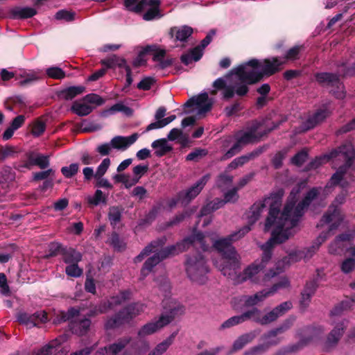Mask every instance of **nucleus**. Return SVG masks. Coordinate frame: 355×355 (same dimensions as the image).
<instances>
[{
    "instance_id": "f257e3e1",
    "label": "nucleus",
    "mask_w": 355,
    "mask_h": 355,
    "mask_svg": "<svg viewBox=\"0 0 355 355\" xmlns=\"http://www.w3.org/2000/svg\"><path fill=\"white\" fill-rule=\"evenodd\" d=\"M304 187V184L301 183L292 189L282 211L279 210L282 199L284 193L282 189H278L272 192L270 196L265 198L263 200L254 202L246 214V218L249 224L247 226L251 228V225L259 218L263 208L267 205H269L270 209L265 223V231H268L272 227L273 230L276 229V223L280 220L284 223L282 230L287 226L286 223H287V222L288 223L294 219H296L295 226H298L300 218L304 214V209L318 196L320 190H321V188H312L307 192L302 201L296 205L298 195Z\"/></svg>"
},
{
    "instance_id": "f03ea898",
    "label": "nucleus",
    "mask_w": 355,
    "mask_h": 355,
    "mask_svg": "<svg viewBox=\"0 0 355 355\" xmlns=\"http://www.w3.org/2000/svg\"><path fill=\"white\" fill-rule=\"evenodd\" d=\"M205 236L204 234L198 232L184 239L182 241L178 242L175 245L164 248L163 246L166 243V238L162 237L158 239L148 245L135 258L134 261L135 263L141 262L150 253H153V255L146 261L141 268V275L142 277L144 278L162 260L169 256L178 254L186 250L191 245H193L196 248H200L202 251L207 250L209 245L205 242Z\"/></svg>"
},
{
    "instance_id": "7ed1b4c3",
    "label": "nucleus",
    "mask_w": 355,
    "mask_h": 355,
    "mask_svg": "<svg viewBox=\"0 0 355 355\" xmlns=\"http://www.w3.org/2000/svg\"><path fill=\"white\" fill-rule=\"evenodd\" d=\"M334 158L343 159L345 164L340 166L336 172L331 176L324 190L329 192V189L337 184L345 188L348 179H352L355 175V151L352 144L349 142L340 146L338 149L332 150L330 153L316 157L309 164V169L317 168L319 166Z\"/></svg>"
},
{
    "instance_id": "20e7f679",
    "label": "nucleus",
    "mask_w": 355,
    "mask_h": 355,
    "mask_svg": "<svg viewBox=\"0 0 355 355\" xmlns=\"http://www.w3.org/2000/svg\"><path fill=\"white\" fill-rule=\"evenodd\" d=\"M250 231L249 226H244L227 237L212 241L213 247L222 255L223 262L219 264L216 261L214 264L224 276L232 278L239 268L240 257L232 243L243 237Z\"/></svg>"
},
{
    "instance_id": "39448f33",
    "label": "nucleus",
    "mask_w": 355,
    "mask_h": 355,
    "mask_svg": "<svg viewBox=\"0 0 355 355\" xmlns=\"http://www.w3.org/2000/svg\"><path fill=\"white\" fill-rule=\"evenodd\" d=\"M165 313H162L157 320L151 321L142 326L138 331L137 335L140 338L152 335L169 324L174 317L184 312V307L178 302L165 295L162 301Z\"/></svg>"
},
{
    "instance_id": "423d86ee",
    "label": "nucleus",
    "mask_w": 355,
    "mask_h": 355,
    "mask_svg": "<svg viewBox=\"0 0 355 355\" xmlns=\"http://www.w3.org/2000/svg\"><path fill=\"white\" fill-rule=\"evenodd\" d=\"M67 321L72 334L82 336L89 332V311L85 306H71L67 311H60L55 318L58 323Z\"/></svg>"
},
{
    "instance_id": "0eeeda50",
    "label": "nucleus",
    "mask_w": 355,
    "mask_h": 355,
    "mask_svg": "<svg viewBox=\"0 0 355 355\" xmlns=\"http://www.w3.org/2000/svg\"><path fill=\"white\" fill-rule=\"evenodd\" d=\"M261 126V123L257 121H252L245 130H241L236 132L234 135L236 142L234 145L225 153V155L220 159V161L227 160L236 153L240 152L242 147L250 143H252L262 136L266 135L268 132L276 128L277 125H274L272 128L268 129L267 131L261 133L259 130Z\"/></svg>"
},
{
    "instance_id": "6e6552de",
    "label": "nucleus",
    "mask_w": 355,
    "mask_h": 355,
    "mask_svg": "<svg viewBox=\"0 0 355 355\" xmlns=\"http://www.w3.org/2000/svg\"><path fill=\"white\" fill-rule=\"evenodd\" d=\"M295 220L294 219L288 222V223H286V225L289 226H286V228L284 230H282V225H284L282 221L280 220L277 222V228L272 230L270 239L264 244L260 245L261 249L263 250V255L261 260L258 261V264H264L265 268L272 257L271 250L273 245L285 242L296 233L297 226H295Z\"/></svg>"
},
{
    "instance_id": "1a4fd4ad",
    "label": "nucleus",
    "mask_w": 355,
    "mask_h": 355,
    "mask_svg": "<svg viewBox=\"0 0 355 355\" xmlns=\"http://www.w3.org/2000/svg\"><path fill=\"white\" fill-rule=\"evenodd\" d=\"M352 302L348 300L343 301L338 306L331 311L330 316L331 320V324L334 325V329L329 334L327 340L324 343V348L328 350L330 348L336 346L343 336L344 331L346 328L347 321L340 318V314L345 309H350L352 307V303L355 302V298H352Z\"/></svg>"
},
{
    "instance_id": "9d476101",
    "label": "nucleus",
    "mask_w": 355,
    "mask_h": 355,
    "mask_svg": "<svg viewBox=\"0 0 355 355\" xmlns=\"http://www.w3.org/2000/svg\"><path fill=\"white\" fill-rule=\"evenodd\" d=\"M289 286L290 282L288 278L283 277L278 283L275 284L268 289H263L252 295H243L238 298H234L232 302L233 306L236 309L254 306L263 302L268 296L275 293L277 291L288 288Z\"/></svg>"
},
{
    "instance_id": "9b49d317",
    "label": "nucleus",
    "mask_w": 355,
    "mask_h": 355,
    "mask_svg": "<svg viewBox=\"0 0 355 355\" xmlns=\"http://www.w3.org/2000/svg\"><path fill=\"white\" fill-rule=\"evenodd\" d=\"M257 59H252L231 70L232 77L238 85L254 84L261 80Z\"/></svg>"
},
{
    "instance_id": "f8f14e48",
    "label": "nucleus",
    "mask_w": 355,
    "mask_h": 355,
    "mask_svg": "<svg viewBox=\"0 0 355 355\" xmlns=\"http://www.w3.org/2000/svg\"><path fill=\"white\" fill-rule=\"evenodd\" d=\"M209 270L207 261L201 254L191 256L186 262V272L188 277L193 282L204 284L207 280Z\"/></svg>"
},
{
    "instance_id": "ddd939ff",
    "label": "nucleus",
    "mask_w": 355,
    "mask_h": 355,
    "mask_svg": "<svg viewBox=\"0 0 355 355\" xmlns=\"http://www.w3.org/2000/svg\"><path fill=\"white\" fill-rule=\"evenodd\" d=\"M146 306L142 303H132L120 311L114 316L109 318L105 327L107 330L119 327L123 324L130 322L133 318L144 311Z\"/></svg>"
},
{
    "instance_id": "4468645a",
    "label": "nucleus",
    "mask_w": 355,
    "mask_h": 355,
    "mask_svg": "<svg viewBox=\"0 0 355 355\" xmlns=\"http://www.w3.org/2000/svg\"><path fill=\"white\" fill-rule=\"evenodd\" d=\"M213 87L216 89H223V98L225 100L232 98L235 94L245 96L249 91L248 87L245 85H238L231 71L225 78H217L214 82Z\"/></svg>"
},
{
    "instance_id": "2eb2a0df",
    "label": "nucleus",
    "mask_w": 355,
    "mask_h": 355,
    "mask_svg": "<svg viewBox=\"0 0 355 355\" xmlns=\"http://www.w3.org/2000/svg\"><path fill=\"white\" fill-rule=\"evenodd\" d=\"M346 195L347 192L345 191L336 196L333 203L329 206L327 212L324 214L318 226L328 224L329 225V231L331 232L336 230L340 225L344 218L338 207L345 202Z\"/></svg>"
},
{
    "instance_id": "dca6fc26",
    "label": "nucleus",
    "mask_w": 355,
    "mask_h": 355,
    "mask_svg": "<svg viewBox=\"0 0 355 355\" xmlns=\"http://www.w3.org/2000/svg\"><path fill=\"white\" fill-rule=\"evenodd\" d=\"M158 0H125L124 6L127 10L140 12L144 10L147 11L143 15V19L146 21H150L159 17Z\"/></svg>"
},
{
    "instance_id": "f3484780",
    "label": "nucleus",
    "mask_w": 355,
    "mask_h": 355,
    "mask_svg": "<svg viewBox=\"0 0 355 355\" xmlns=\"http://www.w3.org/2000/svg\"><path fill=\"white\" fill-rule=\"evenodd\" d=\"M292 324L291 320L285 321L279 327L269 331L262 336L264 344L257 345L252 348L250 351L245 352L246 355H256L268 349L271 345H275L280 341L279 338L277 337L279 334H282L288 330Z\"/></svg>"
},
{
    "instance_id": "a211bd4d",
    "label": "nucleus",
    "mask_w": 355,
    "mask_h": 355,
    "mask_svg": "<svg viewBox=\"0 0 355 355\" xmlns=\"http://www.w3.org/2000/svg\"><path fill=\"white\" fill-rule=\"evenodd\" d=\"M316 81L324 87H331V92L339 99L345 97L344 85L336 73L320 72L315 75Z\"/></svg>"
},
{
    "instance_id": "6ab92c4d",
    "label": "nucleus",
    "mask_w": 355,
    "mask_h": 355,
    "mask_svg": "<svg viewBox=\"0 0 355 355\" xmlns=\"http://www.w3.org/2000/svg\"><path fill=\"white\" fill-rule=\"evenodd\" d=\"M25 156V160L20 161L14 166V168L20 172H24V169L30 170L33 166H37L41 169H45L50 164L48 155L40 154L35 151H28Z\"/></svg>"
},
{
    "instance_id": "aec40b11",
    "label": "nucleus",
    "mask_w": 355,
    "mask_h": 355,
    "mask_svg": "<svg viewBox=\"0 0 355 355\" xmlns=\"http://www.w3.org/2000/svg\"><path fill=\"white\" fill-rule=\"evenodd\" d=\"M213 101L207 92L190 98L184 105V107L191 108L186 113L196 112L198 115H202L211 110Z\"/></svg>"
},
{
    "instance_id": "412c9836",
    "label": "nucleus",
    "mask_w": 355,
    "mask_h": 355,
    "mask_svg": "<svg viewBox=\"0 0 355 355\" xmlns=\"http://www.w3.org/2000/svg\"><path fill=\"white\" fill-rule=\"evenodd\" d=\"M209 178L210 175L205 174L188 189L179 192L178 196L181 203L186 205L198 196Z\"/></svg>"
},
{
    "instance_id": "4be33fe9",
    "label": "nucleus",
    "mask_w": 355,
    "mask_h": 355,
    "mask_svg": "<svg viewBox=\"0 0 355 355\" xmlns=\"http://www.w3.org/2000/svg\"><path fill=\"white\" fill-rule=\"evenodd\" d=\"M303 255H304V251L302 250H295L290 252L288 257H284L282 261L278 262L277 268L275 270H270L264 275L263 281L264 282H267L271 278L277 276L278 274L282 272L283 268L286 265L289 264L291 262H297L302 259L306 260L305 257Z\"/></svg>"
},
{
    "instance_id": "5701e85b",
    "label": "nucleus",
    "mask_w": 355,
    "mask_h": 355,
    "mask_svg": "<svg viewBox=\"0 0 355 355\" xmlns=\"http://www.w3.org/2000/svg\"><path fill=\"white\" fill-rule=\"evenodd\" d=\"M261 80L265 76H270L281 69L284 61L279 58L258 60Z\"/></svg>"
},
{
    "instance_id": "b1692460",
    "label": "nucleus",
    "mask_w": 355,
    "mask_h": 355,
    "mask_svg": "<svg viewBox=\"0 0 355 355\" xmlns=\"http://www.w3.org/2000/svg\"><path fill=\"white\" fill-rule=\"evenodd\" d=\"M132 295V293L130 290H124L119 293V295L113 296L110 300L108 301L107 304L104 303L101 304L98 309L92 311L90 309V316L93 314H97L99 313H103L107 311L108 309H113L114 306L121 304L125 301L128 300Z\"/></svg>"
},
{
    "instance_id": "393cba45",
    "label": "nucleus",
    "mask_w": 355,
    "mask_h": 355,
    "mask_svg": "<svg viewBox=\"0 0 355 355\" xmlns=\"http://www.w3.org/2000/svg\"><path fill=\"white\" fill-rule=\"evenodd\" d=\"M17 320L21 323L30 327H36L48 320L47 313L44 311H36L33 314L21 312L17 314Z\"/></svg>"
},
{
    "instance_id": "a878e982",
    "label": "nucleus",
    "mask_w": 355,
    "mask_h": 355,
    "mask_svg": "<svg viewBox=\"0 0 355 355\" xmlns=\"http://www.w3.org/2000/svg\"><path fill=\"white\" fill-rule=\"evenodd\" d=\"M331 113L327 107L318 109L314 113L309 115L302 123V129L304 131L311 130L323 122Z\"/></svg>"
},
{
    "instance_id": "bb28decb",
    "label": "nucleus",
    "mask_w": 355,
    "mask_h": 355,
    "mask_svg": "<svg viewBox=\"0 0 355 355\" xmlns=\"http://www.w3.org/2000/svg\"><path fill=\"white\" fill-rule=\"evenodd\" d=\"M264 268V264H258V261H255L248 267H247L243 273L237 277L236 282L241 283L247 280L256 284H261L259 279L261 271Z\"/></svg>"
},
{
    "instance_id": "cd10ccee",
    "label": "nucleus",
    "mask_w": 355,
    "mask_h": 355,
    "mask_svg": "<svg viewBox=\"0 0 355 355\" xmlns=\"http://www.w3.org/2000/svg\"><path fill=\"white\" fill-rule=\"evenodd\" d=\"M131 340L130 337L121 338L113 344L100 348L96 354L97 355H116L130 343Z\"/></svg>"
},
{
    "instance_id": "c85d7f7f",
    "label": "nucleus",
    "mask_w": 355,
    "mask_h": 355,
    "mask_svg": "<svg viewBox=\"0 0 355 355\" xmlns=\"http://www.w3.org/2000/svg\"><path fill=\"white\" fill-rule=\"evenodd\" d=\"M139 135L137 133H134L128 137L116 136L111 139L110 144L112 148L124 151L135 143Z\"/></svg>"
},
{
    "instance_id": "c756f323",
    "label": "nucleus",
    "mask_w": 355,
    "mask_h": 355,
    "mask_svg": "<svg viewBox=\"0 0 355 355\" xmlns=\"http://www.w3.org/2000/svg\"><path fill=\"white\" fill-rule=\"evenodd\" d=\"M261 153V150H255L248 154L238 157L232 160L227 166L226 171H230L243 166L249 161L253 159Z\"/></svg>"
},
{
    "instance_id": "7c9ffc66",
    "label": "nucleus",
    "mask_w": 355,
    "mask_h": 355,
    "mask_svg": "<svg viewBox=\"0 0 355 355\" xmlns=\"http://www.w3.org/2000/svg\"><path fill=\"white\" fill-rule=\"evenodd\" d=\"M117 112H122L127 116H132L133 110L125 105L123 102H119L112 105L110 108L102 111L100 113L101 117L106 118L110 115H114Z\"/></svg>"
},
{
    "instance_id": "2f4dec72",
    "label": "nucleus",
    "mask_w": 355,
    "mask_h": 355,
    "mask_svg": "<svg viewBox=\"0 0 355 355\" xmlns=\"http://www.w3.org/2000/svg\"><path fill=\"white\" fill-rule=\"evenodd\" d=\"M355 234L345 233L342 234L336 237V239L329 245V252L331 254H339L343 250V241H352Z\"/></svg>"
},
{
    "instance_id": "473e14b6",
    "label": "nucleus",
    "mask_w": 355,
    "mask_h": 355,
    "mask_svg": "<svg viewBox=\"0 0 355 355\" xmlns=\"http://www.w3.org/2000/svg\"><path fill=\"white\" fill-rule=\"evenodd\" d=\"M85 91V87L83 86H71L59 91L58 92V97L60 99L69 101L83 94Z\"/></svg>"
},
{
    "instance_id": "72a5a7b5",
    "label": "nucleus",
    "mask_w": 355,
    "mask_h": 355,
    "mask_svg": "<svg viewBox=\"0 0 355 355\" xmlns=\"http://www.w3.org/2000/svg\"><path fill=\"white\" fill-rule=\"evenodd\" d=\"M151 147L155 150V154L157 157H162L173 150L172 145L168 142L166 138L155 140L151 144Z\"/></svg>"
},
{
    "instance_id": "f704fd0d",
    "label": "nucleus",
    "mask_w": 355,
    "mask_h": 355,
    "mask_svg": "<svg viewBox=\"0 0 355 355\" xmlns=\"http://www.w3.org/2000/svg\"><path fill=\"white\" fill-rule=\"evenodd\" d=\"M71 110L73 113L78 116H87L89 114V94L79 101L73 103Z\"/></svg>"
},
{
    "instance_id": "c9c22d12",
    "label": "nucleus",
    "mask_w": 355,
    "mask_h": 355,
    "mask_svg": "<svg viewBox=\"0 0 355 355\" xmlns=\"http://www.w3.org/2000/svg\"><path fill=\"white\" fill-rule=\"evenodd\" d=\"M329 232H322L314 241L312 245L309 248L303 250L304 251V255L306 260L311 259L313 254L318 251L320 245L324 243L328 237Z\"/></svg>"
},
{
    "instance_id": "e433bc0d",
    "label": "nucleus",
    "mask_w": 355,
    "mask_h": 355,
    "mask_svg": "<svg viewBox=\"0 0 355 355\" xmlns=\"http://www.w3.org/2000/svg\"><path fill=\"white\" fill-rule=\"evenodd\" d=\"M62 259L67 265L78 263L82 259V254L75 249L65 246L62 253Z\"/></svg>"
},
{
    "instance_id": "4c0bfd02",
    "label": "nucleus",
    "mask_w": 355,
    "mask_h": 355,
    "mask_svg": "<svg viewBox=\"0 0 355 355\" xmlns=\"http://www.w3.org/2000/svg\"><path fill=\"white\" fill-rule=\"evenodd\" d=\"M101 64L106 69H115L116 67L124 69L126 67L127 62L124 58H120L116 55H113L106 59L101 60Z\"/></svg>"
},
{
    "instance_id": "58836bf2",
    "label": "nucleus",
    "mask_w": 355,
    "mask_h": 355,
    "mask_svg": "<svg viewBox=\"0 0 355 355\" xmlns=\"http://www.w3.org/2000/svg\"><path fill=\"white\" fill-rule=\"evenodd\" d=\"M10 14L12 19H24L35 16L37 10L30 7L15 8L11 10Z\"/></svg>"
},
{
    "instance_id": "ea45409f",
    "label": "nucleus",
    "mask_w": 355,
    "mask_h": 355,
    "mask_svg": "<svg viewBox=\"0 0 355 355\" xmlns=\"http://www.w3.org/2000/svg\"><path fill=\"white\" fill-rule=\"evenodd\" d=\"M170 33L175 35L177 40L185 42L193 33V28L189 26L173 27L171 28Z\"/></svg>"
},
{
    "instance_id": "a19ab883",
    "label": "nucleus",
    "mask_w": 355,
    "mask_h": 355,
    "mask_svg": "<svg viewBox=\"0 0 355 355\" xmlns=\"http://www.w3.org/2000/svg\"><path fill=\"white\" fill-rule=\"evenodd\" d=\"M177 332H173L166 339L157 344L148 355H162L173 343Z\"/></svg>"
},
{
    "instance_id": "79ce46f5",
    "label": "nucleus",
    "mask_w": 355,
    "mask_h": 355,
    "mask_svg": "<svg viewBox=\"0 0 355 355\" xmlns=\"http://www.w3.org/2000/svg\"><path fill=\"white\" fill-rule=\"evenodd\" d=\"M225 205V202L223 200L220 198H216V200L207 203L200 210V213L199 214V217H202L206 216L207 214H211V212L223 207Z\"/></svg>"
},
{
    "instance_id": "37998d69",
    "label": "nucleus",
    "mask_w": 355,
    "mask_h": 355,
    "mask_svg": "<svg viewBox=\"0 0 355 355\" xmlns=\"http://www.w3.org/2000/svg\"><path fill=\"white\" fill-rule=\"evenodd\" d=\"M202 56V53L200 49L193 48L189 53L184 54L181 56V61L185 65H189L193 61H198Z\"/></svg>"
},
{
    "instance_id": "c03bdc74",
    "label": "nucleus",
    "mask_w": 355,
    "mask_h": 355,
    "mask_svg": "<svg viewBox=\"0 0 355 355\" xmlns=\"http://www.w3.org/2000/svg\"><path fill=\"white\" fill-rule=\"evenodd\" d=\"M15 179V175L10 168L0 171V185L2 189H7Z\"/></svg>"
},
{
    "instance_id": "a18cd8bd",
    "label": "nucleus",
    "mask_w": 355,
    "mask_h": 355,
    "mask_svg": "<svg viewBox=\"0 0 355 355\" xmlns=\"http://www.w3.org/2000/svg\"><path fill=\"white\" fill-rule=\"evenodd\" d=\"M255 338L253 332L247 333L241 336L233 344V350L236 351L242 349L245 345L251 342Z\"/></svg>"
},
{
    "instance_id": "49530a36",
    "label": "nucleus",
    "mask_w": 355,
    "mask_h": 355,
    "mask_svg": "<svg viewBox=\"0 0 355 355\" xmlns=\"http://www.w3.org/2000/svg\"><path fill=\"white\" fill-rule=\"evenodd\" d=\"M316 272L317 275L315 279L307 282L303 290L304 292L308 293L312 295H313L316 291L318 287V282L322 280V279L323 270L317 269Z\"/></svg>"
},
{
    "instance_id": "de8ad7c7",
    "label": "nucleus",
    "mask_w": 355,
    "mask_h": 355,
    "mask_svg": "<svg viewBox=\"0 0 355 355\" xmlns=\"http://www.w3.org/2000/svg\"><path fill=\"white\" fill-rule=\"evenodd\" d=\"M110 166V159L107 157L103 159L101 163L98 166L96 171L90 167V178H101L103 177Z\"/></svg>"
},
{
    "instance_id": "09e8293b",
    "label": "nucleus",
    "mask_w": 355,
    "mask_h": 355,
    "mask_svg": "<svg viewBox=\"0 0 355 355\" xmlns=\"http://www.w3.org/2000/svg\"><path fill=\"white\" fill-rule=\"evenodd\" d=\"M241 315L244 322L248 320H252L261 324V312L259 309L253 307L252 309L245 311Z\"/></svg>"
},
{
    "instance_id": "8fccbe9b",
    "label": "nucleus",
    "mask_w": 355,
    "mask_h": 355,
    "mask_svg": "<svg viewBox=\"0 0 355 355\" xmlns=\"http://www.w3.org/2000/svg\"><path fill=\"white\" fill-rule=\"evenodd\" d=\"M303 48L302 45L294 46L286 51L284 58H281L280 59L284 61V63L288 60H296L300 58V53Z\"/></svg>"
},
{
    "instance_id": "3c124183",
    "label": "nucleus",
    "mask_w": 355,
    "mask_h": 355,
    "mask_svg": "<svg viewBox=\"0 0 355 355\" xmlns=\"http://www.w3.org/2000/svg\"><path fill=\"white\" fill-rule=\"evenodd\" d=\"M227 172L228 171H225L224 173L220 174L217 178L216 184L221 189L229 187L233 182V176L227 174Z\"/></svg>"
},
{
    "instance_id": "603ef678",
    "label": "nucleus",
    "mask_w": 355,
    "mask_h": 355,
    "mask_svg": "<svg viewBox=\"0 0 355 355\" xmlns=\"http://www.w3.org/2000/svg\"><path fill=\"white\" fill-rule=\"evenodd\" d=\"M108 217L111 225L114 227L121 220V211L117 207L110 208Z\"/></svg>"
},
{
    "instance_id": "864d4df0",
    "label": "nucleus",
    "mask_w": 355,
    "mask_h": 355,
    "mask_svg": "<svg viewBox=\"0 0 355 355\" xmlns=\"http://www.w3.org/2000/svg\"><path fill=\"white\" fill-rule=\"evenodd\" d=\"M65 246L56 242H52L49 245L48 253L46 255V258H51L56 257L58 254H61L64 250Z\"/></svg>"
},
{
    "instance_id": "5fc2aeb1",
    "label": "nucleus",
    "mask_w": 355,
    "mask_h": 355,
    "mask_svg": "<svg viewBox=\"0 0 355 355\" xmlns=\"http://www.w3.org/2000/svg\"><path fill=\"white\" fill-rule=\"evenodd\" d=\"M55 18L67 22L72 21L75 19V12L64 9L60 10L55 13Z\"/></svg>"
},
{
    "instance_id": "6e6d98bb",
    "label": "nucleus",
    "mask_w": 355,
    "mask_h": 355,
    "mask_svg": "<svg viewBox=\"0 0 355 355\" xmlns=\"http://www.w3.org/2000/svg\"><path fill=\"white\" fill-rule=\"evenodd\" d=\"M78 263L68 264L65 268V272L69 277H79L83 273V269L78 267Z\"/></svg>"
},
{
    "instance_id": "4d7b16f0",
    "label": "nucleus",
    "mask_w": 355,
    "mask_h": 355,
    "mask_svg": "<svg viewBox=\"0 0 355 355\" xmlns=\"http://www.w3.org/2000/svg\"><path fill=\"white\" fill-rule=\"evenodd\" d=\"M109 243L115 250L121 251L125 249V243L121 240L116 233H113L109 239Z\"/></svg>"
},
{
    "instance_id": "13d9d810",
    "label": "nucleus",
    "mask_w": 355,
    "mask_h": 355,
    "mask_svg": "<svg viewBox=\"0 0 355 355\" xmlns=\"http://www.w3.org/2000/svg\"><path fill=\"white\" fill-rule=\"evenodd\" d=\"M46 75L53 79H62L65 77V72L58 67H51L46 69Z\"/></svg>"
},
{
    "instance_id": "bf43d9fd",
    "label": "nucleus",
    "mask_w": 355,
    "mask_h": 355,
    "mask_svg": "<svg viewBox=\"0 0 355 355\" xmlns=\"http://www.w3.org/2000/svg\"><path fill=\"white\" fill-rule=\"evenodd\" d=\"M45 130H46L45 122H44L41 119H38L33 123L31 133L35 137H39L42 134H43V132L45 131Z\"/></svg>"
},
{
    "instance_id": "052dcab7",
    "label": "nucleus",
    "mask_w": 355,
    "mask_h": 355,
    "mask_svg": "<svg viewBox=\"0 0 355 355\" xmlns=\"http://www.w3.org/2000/svg\"><path fill=\"white\" fill-rule=\"evenodd\" d=\"M238 188L235 187L228 190L224 193L223 201L226 203H234L239 199Z\"/></svg>"
},
{
    "instance_id": "680f3d73",
    "label": "nucleus",
    "mask_w": 355,
    "mask_h": 355,
    "mask_svg": "<svg viewBox=\"0 0 355 355\" xmlns=\"http://www.w3.org/2000/svg\"><path fill=\"white\" fill-rule=\"evenodd\" d=\"M279 316L277 311L274 308L261 317V324L266 325L275 321Z\"/></svg>"
},
{
    "instance_id": "e2e57ef3",
    "label": "nucleus",
    "mask_w": 355,
    "mask_h": 355,
    "mask_svg": "<svg viewBox=\"0 0 355 355\" xmlns=\"http://www.w3.org/2000/svg\"><path fill=\"white\" fill-rule=\"evenodd\" d=\"M208 151L204 148H196L187 155V161H196L198 158L205 157L207 155Z\"/></svg>"
},
{
    "instance_id": "0e129e2a",
    "label": "nucleus",
    "mask_w": 355,
    "mask_h": 355,
    "mask_svg": "<svg viewBox=\"0 0 355 355\" xmlns=\"http://www.w3.org/2000/svg\"><path fill=\"white\" fill-rule=\"evenodd\" d=\"M243 322L244 321H243V317H242L241 314L239 315H235V316L231 317L230 318H229L228 320L225 321L221 324L220 328L221 329L230 328V327H233L234 325L243 323Z\"/></svg>"
},
{
    "instance_id": "69168bd1",
    "label": "nucleus",
    "mask_w": 355,
    "mask_h": 355,
    "mask_svg": "<svg viewBox=\"0 0 355 355\" xmlns=\"http://www.w3.org/2000/svg\"><path fill=\"white\" fill-rule=\"evenodd\" d=\"M78 171V165L77 164H71L69 166H63L61 168V173L67 178H71L77 173Z\"/></svg>"
},
{
    "instance_id": "338daca9",
    "label": "nucleus",
    "mask_w": 355,
    "mask_h": 355,
    "mask_svg": "<svg viewBox=\"0 0 355 355\" xmlns=\"http://www.w3.org/2000/svg\"><path fill=\"white\" fill-rule=\"evenodd\" d=\"M341 270L344 273H349L355 269V259L352 257L345 259L341 263Z\"/></svg>"
},
{
    "instance_id": "774afa93",
    "label": "nucleus",
    "mask_w": 355,
    "mask_h": 355,
    "mask_svg": "<svg viewBox=\"0 0 355 355\" xmlns=\"http://www.w3.org/2000/svg\"><path fill=\"white\" fill-rule=\"evenodd\" d=\"M16 153L15 148L12 146L6 145L0 147V161H3L9 157H12Z\"/></svg>"
}]
</instances>
